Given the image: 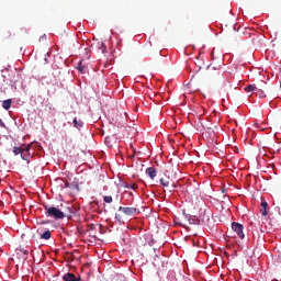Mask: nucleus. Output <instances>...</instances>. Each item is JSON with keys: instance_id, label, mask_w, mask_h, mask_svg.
Wrapping results in <instances>:
<instances>
[{"instance_id": "obj_1", "label": "nucleus", "mask_w": 281, "mask_h": 281, "mask_svg": "<svg viewBox=\"0 0 281 281\" xmlns=\"http://www.w3.org/2000/svg\"><path fill=\"white\" fill-rule=\"evenodd\" d=\"M44 210H45L46 216H48L49 218H55V221H60L65 218V216H68L67 214H71V206H68L66 209L68 212L63 211L56 206H48V205H45Z\"/></svg>"}, {"instance_id": "obj_2", "label": "nucleus", "mask_w": 281, "mask_h": 281, "mask_svg": "<svg viewBox=\"0 0 281 281\" xmlns=\"http://www.w3.org/2000/svg\"><path fill=\"white\" fill-rule=\"evenodd\" d=\"M32 148V144L24 145L23 147H13L14 155H21V158L24 161L30 159V149Z\"/></svg>"}, {"instance_id": "obj_3", "label": "nucleus", "mask_w": 281, "mask_h": 281, "mask_svg": "<svg viewBox=\"0 0 281 281\" xmlns=\"http://www.w3.org/2000/svg\"><path fill=\"white\" fill-rule=\"evenodd\" d=\"M232 229L233 232H235V234H237L238 238H241V239L245 238V233L243 232L244 229L243 224L234 222L232 224Z\"/></svg>"}, {"instance_id": "obj_4", "label": "nucleus", "mask_w": 281, "mask_h": 281, "mask_svg": "<svg viewBox=\"0 0 281 281\" xmlns=\"http://www.w3.org/2000/svg\"><path fill=\"white\" fill-rule=\"evenodd\" d=\"M119 212H123L125 216H135V214H137V207L120 206Z\"/></svg>"}, {"instance_id": "obj_5", "label": "nucleus", "mask_w": 281, "mask_h": 281, "mask_svg": "<svg viewBox=\"0 0 281 281\" xmlns=\"http://www.w3.org/2000/svg\"><path fill=\"white\" fill-rule=\"evenodd\" d=\"M64 281H82L80 277H76V274L68 272L63 277Z\"/></svg>"}, {"instance_id": "obj_6", "label": "nucleus", "mask_w": 281, "mask_h": 281, "mask_svg": "<svg viewBox=\"0 0 281 281\" xmlns=\"http://www.w3.org/2000/svg\"><path fill=\"white\" fill-rule=\"evenodd\" d=\"M146 175H148L149 179L154 180L157 177V169L155 167H149L146 169Z\"/></svg>"}, {"instance_id": "obj_7", "label": "nucleus", "mask_w": 281, "mask_h": 281, "mask_svg": "<svg viewBox=\"0 0 281 281\" xmlns=\"http://www.w3.org/2000/svg\"><path fill=\"white\" fill-rule=\"evenodd\" d=\"M269 210V203H267L265 200L261 201V216H267V214H269V212L267 211Z\"/></svg>"}, {"instance_id": "obj_8", "label": "nucleus", "mask_w": 281, "mask_h": 281, "mask_svg": "<svg viewBox=\"0 0 281 281\" xmlns=\"http://www.w3.org/2000/svg\"><path fill=\"white\" fill-rule=\"evenodd\" d=\"M72 124L75 128H78L79 131L82 128V126H85V122H82L80 119L78 120V117L74 119Z\"/></svg>"}, {"instance_id": "obj_9", "label": "nucleus", "mask_w": 281, "mask_h": 281, "mask_svg": "<svg viewBox=\"0 0 281 281\" xmlns=\"http://www.w3.org/2000/svg\"><path fill=\"white\" fill-rule=\"evenodd\" d=\"M244 90L246 91V93H251L254 91H258V87H256V83H252V85L246 86Z\"/></svg>"}, {"instance_id": "obj_10", "label": "nucleus", "mask_w": 281, "mask_h": 281, "mask_svg": "<svg viewBox=\"0 0 281 281\" xmlns=\"http://www.w3.org/2000/svg\"><path fill=\"white\" fill-rule=\"evenodd\" d=\"M10 106H12V99H8L2 102V109L5 111H10Z\"/></svg>"}, {"instance_id": "obj_11", "label": "nucleus", "mask_w": 281, "mask_h": 281, "mask_svg": "<svg viewBox=\"0 0 281 281\" xmlns=\"http://www.w3.org/2000/svg\"><path fill=\"white\" fill-rule=\"evenodd\" d=\"M77 69L80 71V74H87V67L82 64V61L78 63Z\"/></svg>"}, {"instance_id": "obj_12", "label": "nucleus", "mask_w": 281, "mask_h": 281, "mask_svg": "<svg viewBox=\"0 0 281 281\" xmlns=\"http://www.w3.org/2000/svg\"><path fill=\"white\" fill-rule=\"evenodd\" d=\"M160 186H162V188H168V186H170V179L169 178H160Z\"/></svg>"}, {"instance_id": "obj_13", "label": "nucleus", "mask_w": 281, "mask_h": 281, "mask_svg": "<svg viewBox=\"0 0 281 281\" xmlns=\"http://www.w3.org/2000/svg\"><path fill=\"white\" fill-rule=\"evenodd\" d=\"M42 240H49V238H52V232L50 231H45L42 235H41Z\"/></svg>"}, {"instance_id": "obj_14", "label": "nucleus", "mask_w": 281, "mask_h": 281, "mask_svg": "<svg viewBox=\"0 0 281 281\" xmlns=\"http://www.w3.org/2000/svg\"><path fill=\"white\" fill-rule=\"evenodd\" d=\"M255 93H256L257 98H267V94H265V91H262V90H260L258 88H257Z\"/></svg>"}, {"instance_id": "obj_15", "label": "nucleus", "mask_w": 281, "mask_h": 281, "mask_svg": "<svg viewBox=\"0 0 281 281\" xmlns=\"http://www.w3.org/2000/svg\"><path fill=\"white\" fill-rule=\"evenodd\" d=\"M213 80H223V72L217 71L215 76L212 77Z\"/></svg>"}, {"instance_id": "obj_16", "label": "nucleus", "mask_w": 281, "mask_h": 281, "mask_svg": "<svg viewBox=\"0 0 281 281\" xmlns=\"http://www.w3.org/2000/svg\"><path fill=\"white\" fill-rule=\"evenodd\" d=\"M190 225H199V220L195 216L189 217Z\"/></svg>"}, {"instance_id": "obj_17", "label": "nucleus", "mask_w": 281, "mask_h": 281, "mask_svg": "<svg viewBox=\"0 0 281 281\" xmlns=\"http://www.w3.org/2000/svg\"><path fill=\"white\" fill-rule=\"evenodd\" d=\"M18 254H22L24 257V260L27 258V254H30L29 250H26L25 248H20L18 249Z\"/></svg>"}, {"instance_id": "obj_18", "label": "nucleus", "mask_w": 281, "mask_h": 281, "mask_svg": "<svg viewBox=\"0 0 281 281\" xmlns=\"http://www.w3.org/2000/svg\"><path fill=\"white\" fill-rule=\"evenodd\" d=\"M103 201H104V203H113V196L105 195V196H103Z\"/></svg>"}, {"instance_id": "obj_19", "label": "nucleus", "mask_w": 281, "mask_h": 281, "mask_svg": "<svg viewBox=\"0 0 281 281\" xmlns=\"http://www.w3.org/2000/svg\"><path fill=\"white\" fill-rule=\"evenodd\" d=\"M127 188H131L132 190H137V184H135V183H132V184H130V186H127Z\"/></svg>"}, {"instance_id": "obj_20", "label": "nucleus", "mask_w": 281, "mask_h": 281, "mask_svg": "<svg viewBox=\"0 0 281 281\" xmlns=\"http://www.w3.org/2000/svg\"><path fill=\"white\" fill-rule=\"evenodd\" d=\"M115 218H116V221H119V223H122V215L115 214Z\"/></svg>"}, {"instance_id": "obj_21", "label": "nucleus", "mask_w": 281, "mask_h": 281, "mask_svg": "<svg viewBox=\"0 0 281 281\" xmlns=\"http://www.w3.org/2000/svg\"><path fill=\"white\" fill-rule=\"evenodd\" d=\"M0 126H1L2 128H5V123H3V120H1V119H0Z\"/></svg>"}, {"instance_id": "obj_22", "label": "nucleus", "mask_w": 281, "mask_h": 281, "mask_svg": "<svg viewBox=\"0 0 281 281\" xmlns=\"http://www.w3.org/2000/svg\"><path fill=\"white\" fill-rule=\"evenodd\" d=\"M212 70H214V68H211V66H209V71H212Z\"/></svg>"}, {"instance_id": "obj_23", "label": "nucleus", "mask_w": 281, "mask_h": 281, "mask_svg": "<svg viewBox=\"0 0 281 281\" xmlns=\"http://www.w3.org/2000/svg\"><path fill=\"white\" fill-rule=\"evenodd\" d=\"M101 47H104V48H105L106 46H104V43H102V44H101Z\"/></svg>"}, {"instance_id": "obj_24", "label": "nucleus", "mask_w": 281, "mask_h": 281, "mask_svg": "<svg viewBox=\"0 0 281 281\" xmlns=\"http://www.w3.org/2000/svg\"><path fill=\"white\" fill-rule=\"evenodd\" d=\"M66 188H69V183L66 182Z\"/></svg>"}, {"instance_id": "obj_25", "label": "nucleus", "mask_w": 281, "mask_h": 281, "mask_svg": "<svg viewBox=\"0 0 281 281\" xmlns=\"http://www.w3.org/2000/svg\"><path fill=\"white\" fill-rule=\"evenodd\" d=\"M133 153H134V155H135V153H137L135 149H133Z\"/></svg>"}]
</instances>
